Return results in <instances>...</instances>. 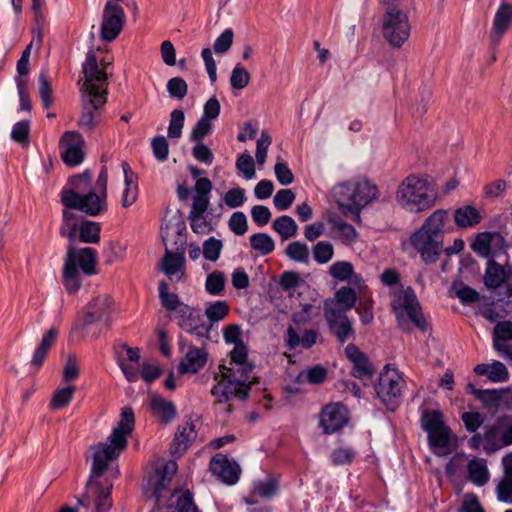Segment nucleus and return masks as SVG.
Listing matches in <instances>:
<instances>
[{
    "mask_svg": "<svg viewBox=\"0 0 512 512\" xmlns=\"http://www.w3.org/2000/svg\"><path fill=\"white\" fill-rule=\"evenodd\" d=\"M135 425L134 411L131 407L121 410L120 421L112 430L105 443L90 446L87 460L91 459V475L86 484V493L78 499V504L89 505L94 499L95 512H108L112 507L111 488H103L95 478L100 477L108 467V463L116 459L127 447L128 436L133 432Z\"/></svg>",
    "mask_w": 512,
    "mask_h": 512,
    "instance_id": "nucleus-1",
    "label": "nucleus"
},
{
    "mask_svg": "<svg viewBox=\"0 0 512 512\" xmlns=\"http://www.w3.org/2000/svg\"><path fill=\"white\" fill-rule=\"evenodd\" d=\"M448 223V211L438 209L427 217L421 227L410 236L411 246L425 263H435L439 259L443 251Z\"/></svg>",
    "mask_w": 512,
    "mask_h": 512,
    "instance_id": "nucleus-2",
    "label": "nucleus"
},
{
    "mask_svg": "<svg viewBox=\"0 0 512 512\" xmlns=\"http://www.w3.org/2000/svg\"><path fill=\"white\" fill-rule=\"evenodd\" d=\"M185 222L179 212L174 213L169 219H165V223L161 227L162 240L167 245L171 241L179 246V252H170L166 248V252L161 262V270L171 279L181 281L185 277V256L184 246L186 244Z\"/></svg>",
    "mask_w": 512,
    "mask_h": 512,
    "instance_id": "nucleus-3",
    "label": "nucleus"
},
{
    "mask_svg": "<svg viewBox=\"0 0 512 512\" xmlns=\"http://www.w3.org/2000/svg\"><path fill=\"white\" fill-rule=\"evenodd\" d=\"M378 193L377 186L368 180L347 181L333 187L332 195L342 213L354 221H360V211Z\"/></svg>",
    "mask_w": 512,
    "mask_h": 512,
    "instance_id": "nucleus-4",
    "label": "nucleus"
},
{
    "mask_svg": "<svg viewBox=\"0 0 512 512\" xmlns=\"http://www.w3.org/2000/svg\"><path fill=\"white\" fill-rule=\"evenodd\" d=\"M396 200L407 211L420 213L435 205L436 196L426 179L410 175L399 185Z\"/></svg>",
    "mask_w": 512,
    "mask_h": 512,
    "instance_id": "nucleus-5",
    "label": "nucleus"
},
{
    "mask_svg": "<svg viewBox=\"0 0 512 512\" xmlns=\"http://www.w3.org/2000/svg\"><path fill=\"white\" fill-rule=\"evenodd\" d=\"M391 307L398 321H401L406 314L417 328L421 331L427 330L428 324L421 311V306L416 294L411 287L395 294L391 302Z\"/></svg>",
    "mask_w": 512,
    "mask_h": 512,
    "instance_id": "nucleus-6",
    "label": "nucleus"
},
{
    "mask_svg": "<svg viewBox=\"0 0 512 512\" xmlns=\"http://www.w3.org/2000/svg\"><path fill=\"white\" fill-rule=\"evenodd\" d=\"M404 380L397 369L391 368L386 364L379 375L378 383L375 385V391L382 403L391 411H394L398 405L402 394Z\"/></svg>",
    "mask_w": 512,
    "mask_h": 512,
    "instance_id": "nucleus-7",
    "label": "nucleus"
},
{
    "mask_svg": "<svg viewBox=\"0 0 512 512\" xmlns=\"http://www.w3.org/2000/svg\"><path fill=\"white\" fill-rule=\"evenodd\" d=\"M60 201L65 208H73L91 217L98 216L107 210L104 196H100L93 190L77 194L72 191H61Z\"/></svg>",
    "mask_w": 512,
    "mask_h": 512,
    "instance_id": "nucleus-8",
    "label": "nucleus"
},
{
    "mask_svg": "<svg viewBox=\"0 0 512 512\" xmlns=\"http://www.w3.org/2000/svg\"><path fill=\"white\" fill-rule=\"evenodd\" d=\"M411 26L408 16L397 8H388L382 23L384 38L392 47L399 48L409 38Z\"/></svg>",
    "mask_w": 512,
    "mask_h": 512,
    "instance_id": "nucleus-9",
    "label": "nucleus"
},
{
    "mask_svg": "<svg viewBox=\"0 0 512 512\" xmlns=\"http://www.w3.org/2000/svg\"><path fill=\"white\" fill-rule=\"evenodd\" d=\"M84 74V82L81 84L80 91L82 94H101L107 97L108 94V76L105 68H99L96 54L90 50L85 62L82 65Z\"/></svg>",
    "mask_w": 512,
    "mask_h": 512,
    "instance_id": "nucleus-10",
    "label": "nucleus"
},
{
    "mask_svg": "<svg viewBox=\"0 0 512 512\" xmlns=\"http://www.w3.org/2000/svg\"><path fill=\"white\" fill-rule=\"evenodd\" d=\"M324 316L331 333L339 343L344 344L355 337V330L352 321L343 310L338 309L336 303L331 300L324 302Z\"/></svg>",
    "mask_w": 512,
    "mask_h": 512,
    "instance_id": "nucleus-11",
    "label": "nucleus"
},
{
    "mask_svg": "<svg viewBox=\"0 0 512 512\" xmlns=\"http://www.w3.org/2000/svg\"><path fill=\"white\" fill-rule=\"evenodd\" d=\"M125 18L124 9L118 3L108 1L102 13L101 38L107 42L116 39L123 29Z\"/></svg>",
    "mask_w": 512,
    "mask_h": 512,
    "instance_id": "nucleus-12",
    "label": "nucleus"
},
{
    "mask_svg": "<svg viewBox=\"0 0 512 512\" xmlns=\"http://www.w3.org/2000/svg\"><path fill=\"white\" fill-rule=\"evenodd\" d=\"M214 380L217 382L211 389V395L215 398L214 404H224L233 398L245 401L250 394V387H243L236 384L232 379L223 377L222 374H215Z\"/></svg>",
    "mask_w": 512,
    "mask_h": 512,
    "instance_id": "nucleus-13",
    "label": "nucleus"
},
{
    "mask_svg": "<svg viewBox=\"0 0 512 512\" xmlns=\"http://www.w3.org/2000/svg\"><path fill=\"white\" fill-rule=\"evenodd\" d=\"M113 301L110 295L101 294L94 297L84 308L80 319L81 329H85L99 321L110 318Z\"/></svg>",
    "mask_w": 512,
    "mask_h": 512,
    "instance_id": "nucleus-14",
    "label": "nucleus"
},
{
    "mask_svg": "<svg viewBox=\"0 0 512 512\" xmlns=\"http://www.w3.org/2000/svg\"><path fill=\"white\" fill-rule=\"evenodd\" d=\"M107 97L101 94H82V112L78 125L92 132L100 118V110L106 104Z\"/></svg>",
    "mask_w": 512,
    "mask_h": 512,
    "instance_id": "nucleus-15",
    "label": "nucleus"
},
{
    "mask_svg": "<svg viewBox=\"0 0 512 512\" xmlns=\"http://www.w3.org/2000/svg\"><path fill=\"white\" fill-rule=\"evenodd\" d=\"M348 411L341 403L326 405L320 415V426L326 434L337 432L348 422Z\"/></svg>",
    "mask_w": 512,
    "mask_h": 512,
    "instance_id": "nucleus-16",
    "label": "nucleus"
},
{
    "mask_svg": "<svg viewBox=\"0 0 512 512\" xmlns=\"http://www.w3.org/2000/svg\"><path fill=\"white\" fill-rule=\"evenodd\" d=\"M345 355L352 362L351 375L360 380H370L375 374V368L368 356L355 344L350 343L345 347Z\"/></svg>",
    "mask_w": 512,
    "mask_h": 512,
    "instance_id": "nucleus-17",
    "label": "nucleus"
},
{
    "mask_svg": "<svg viewBox=\"0 0 512 512\" xmlns=\"http://www.w3.org/2000/svg\"><path fill=\"white\" fill-rule=\"evenodd\" d=\"M61 143L66 145L61 153L63 162L69 166L79 165L84 158V140L81 134L76 131H66L61 138Z\"/></svg>",
    "mask_w": 512,
    "mask_h": 512,
    "instance_id": "nucleus-18",
    "label": "nucleus"
},
{
    "mask_svg": "<svg viewBox=\"0 0 512 512\" xmlns=\"http://www.w3.org/2000/svg\"><path fill=\"white\" fill-rule=\"evenodd\" d=\"M210 471L218 479L228 485L235 484L239 479L240 468L236 463H232L227 456L216 454L210 460Z\"/></svg>",
    "mask_w": 512,
    "mask_h": 512,
    "instance_id": "nucleus-19",
    "label": "nucleus"
},
{
    "mask_svg": "<svg viewBox=\"0 0 512 512\" xmlns=\"http://www.w3.org/2000/svg\"><path fill=\"white\" fill-rule=\"evenodd\" d=\"M511 23L512 5L510 3H502L495 13L493 26L489 35L493 50L499 45L502 37L508 31Z\"/></svg>",
    "mask_w": 512,
    "mask_h": 512,
    "instance_id": "nucleus-20",
    "label": "nucleus"
},
{
    "mask_svg": "<svg viewBox=\"0 0 512 512\" xmlns=\"http://www.w3.org/2000/svg\"><path fill=\"white\" fill-rule=\"evenodd\" d=\"M177 469L178 465L176 461L170 460L167 461L160 469H157L154 476L151 477L150 483L153 487V495L157 502H160L163 496L162 492L169 487Z\"/></svg>",
    "mask_w": 512,
    "mask_h": 512,
    "instance_id": "nucleus-21",
    "label": "nucleus"
},
{
    "mask_svg": "<svg viewBox=\"0 0 512 512\" xmlns=\"http://www.w3.org/2000/svg\"><path fill=\"white\" fill-rule=\"evenodd\" d=\"M197 438V431L193 423H185L178 426L174 439L170 445V452L173 455H182L189 445Z\"/></svg>",
    "mask_w": 512,
    "mask_h": 512,
    "instance_id": "nucleus-22",
    "label": "nucleus"
},
{
    "mask_svg": "<svg viewBox=\"0 0 512 512\" xmlns=\"http://www.w3.org/2000/svg\"><path fill=\"white\" fill-rule=\"evenodd\" d=\"M71 252L74 266L77 267L78 264L86 275H93L96 273V251L94 248L85 247L76 249L73 245H70L67 253Z\"/></svg>",
    "mask_w": 512,
    "mask_h": 512,
    "instance_id": "nucleus-23",
    "label": "nucleus"
},
{
    "mask_svg": "<svg viewBox=\"0 0 512 512\" xmlns=\"http://www.w3.org/2000/svg\"><path fill=\"white\" fill-rule=\"evenodd\" d=\"M253 368L254 365L252 363L235 364L229 367L223 364L219 366L220 374L223 373V377L232 379V381H235L238 385L250 388L254 383L250 380Z\"/></svg>",
    "mask_w": 512,
    "mask_h": 512,
    "instance_id": "nucleus-24",
    "label": "nucleus"
},
{
    "mask_svg": "<svg viewBox=\"0 0 512 512\" xmlns=\"http://www.w3.org/2000/svg\"><path fill=\"white\" fill-rule=\"evenodd\" d=\"M207 362V353L204 349L191 346L184 359L178 366L180 374L197 373Z\"/></svg>",
    "mask_w": 512,
    "mask_h": 512,
    "instance_id": "nucleus-25",
    "label": "nucleus"
},
{
    "mask_svg": "<svg viewBox=\"0 0 512 512\" xmlns=\"http://www.w3.org/2000/svg\"><path fill=\"white\" fill-rule=\"evenodd\" d=\"M319 333L315 329L305 330L303 335L300 336L293 326H289L286 330V346L289 350H294L301 346L304 349L311 348L316 344Z\"/></svg>",
    "mask_w": 512,
    "mask_h": 512,
    "instance_id": "nucleus-26",
    "label": "nucleus"
},
{
    "mask_svg": "<svg viewBox=\"0 0 512 512\" xmlns=\"http://www.w3.org/2000/svg\"><path fill=\"white\" fill-rule=\"evenodd\" d=\"M150 406L153 415L162 424H169L176 418L177 409L174 403L160 395L152 397Z\"/></svg>",
    "mask_w": 512,
    "mask_h": 512,
    "instance_id": "nucleus-27",
    "label": "nucleus"
},
{
    "mask_svg": "<svg viewBox=\"0 0 512 512\" xmlns=\"http://www.w3.org/2000/svg\"><path fill=\"white\" fill-rule=\"evenodd\" d=\"M329 224L331 225L330 235L332 238L338 239L343 244L346 245L351 244L356 240V229L351 224L345 222L341 218H330Z\"/></svg>",
    "mask_w": 512,
    "mask_h": 512,
    "instance_id": "nucleus-28",
    "label": "nucleus"
},
{
    "mask_svg": "<svg viewBox=\"0 0 512 512\" xmlns=\"http://www.w3.org/2000/svg\"><path fill=\"white\" fill-rule=\"evenodd\" d=\"M474 373L487 376L493 383L506 382L509 379L508 369L500 361H493L491 364H478L474 367Z\"/></svg>",
    "mask_w": 512,
    "mask_h": 512,
    "instance_id": "nucleus-29",
    "label": "nucleus"
},
{
    "mask_svg": "<svg viewBox=\"0 0 512 512\" xmlns=\"http://www.w3.org/2000/svg\"><path fill=\"white\" fill-rule=\"evenodd\" d=\"M509 272L503 266L498 264L495 260L491 259L487 262V267L484 273V284L489 289H497L501 287Z\"/></svg>",
    "mask_w": 512,
    "mask_h": 512,
    "instance_id": "nucleus-30",
    "label": "nucleus"
},
{
    "mask_svg": "<svg viewBox=\"0 0 512 512\" xmlns=\"http://www.w3.org/2000/svg\"><path fill=\"white\" fill-rule=\"evenodd\" d=\"M497 240L503 241V238L496 233L482 232L477 234L474 242L471 244V249L480 257L488 258L492 255V243Z\"/></svg>",
    "mask_w": 512,
    "mask_h": 512,
    "instance_id": "nucleus-31",
    "label": "nucleus"
},
{
    "mask_svg": "<svg viewBox=\"0 0 512 512\" xmlns=\"http://www.w3.org/2000/svg\"><path fill=\"white\" fill-rule=\"evenodd\" d=\"M73 208H65L62 211V223L59 233L62 237L68 238L72 243L75 241L79 229L78 215Z\"/></svg>",
    "mask_w": 512,
    "mask_h": 512,
    "instance_id": "nucleus-32",
    "label": "nucleus"
},
{
    "mask_svg": "<svg viewBox=\"0 0 512 512\" xmlns=\"http://www.w3.org/2000/svg\"><path fill=\"white\" fill-rule=\"evenodd\" d=\"M467 471L470 481L476 486H484L489 481L486 460L474 458L469 461Z\"/></svg>",
    "mask_w": 512,
    "mask_h": 512,
    "instance_id": "nucleus-33",
    "label": "nucleus"
},
{
    "mask_svg": "<svg viewBox=\"0 0 512 512\" xmlns=\"http://www.w3.org/2000/svg\"><path fill=\"white\" fill-rule=\"evenodd\" d=\"M63 279L66 290L69 293H75L81 286L79 280V270L74 266L72 259V252L67 253L64 268H63Z\"/></svg>",
    "mask_w": 512,
    "mask_h": 512,
    "instance_id": "nucleus-34",
    "label": "nucleus"
},
{
    "mask_svg": "<svg viewBox=\"0 0 512 512\" xmlns=\"http://www.w3.org/2000/svg\"><path fill=\"white\" fill-rule=\"evenodd\" d=\"M273 230L281 237L282 241L296 236L298 225L294 219L288 215H282L276 218L272 224Z\"/></svg>",
    "mask_w": 512,
    "mask_h": 512,
    "instance_id": "nucleus-35",
    "label": "nucleus"
},
{
    "mask_svg": "<svg viewBox=\"0 0 512 512\" xmlns=\"http://www.w3.org/2000/svg\"><path fill=\"white\" fill-rule=\"evenodd\" d=\"M77 232L81 242L96 244L100 241L101 225L95 221L84 220L80 223Z\"/></svg>",
    "mask_w": 512,
    "mask_h": 512,
    "instance_id": "nucleus-36",
    "label": "nucleus"
},
{
    "mask_svg": "<svg viewBox=\"0 0 512 512\" xmlns=\"http://www.w3.org/2000/svg\"><path fill=\"white\" fill-rule=\"evenodd\" d=\"M454 220L457 226L468 228L478 224L481 220L478 210L472 206H464L456 209Z\"/></svg>",
    "mask_w": 512,
    "mask_h": 512,
    "instance_id": "nucleus-37",
    "label": "nucleus"
},
{
    "mask_svg": "<svg viewBox=\"0 0 512 512\" xmlns=\"http://www.w3.org/2000/svg\"><path fill=\"white\" fill-rule=\"evenodd\" d=\"M501 434V425L499 424L486 428L483 433V438L485 439L484 451L486 453L491 454L504 447Z\"/></svg>",
    "mask_w": 512,
    "mask_h": 512,
    "instance_id": "nucleus-38",
    "label": "nucleus"
},
{
    "mask_svg": "<svg viewBox=\"0 0 512 512\" xmlns=\"http://www.w3.org/2000/svg\"><path fill=\"white\" fill-rule=\"evenodd\" d=\"M285 255L296 263L308 264L310 259V250L306 243L302 241L290 242L284 251Z\"/></svg>",
    "mask_w": 512,
    "mask_h": 512,
    "instance_id": "nucleus-39",
    "label": "nucleus"
},
{
    "mask_svg": "<svg viewBox=\"0 0 512 512\" xmlns=\"http://www.w3.org/2000/svg\"><path fill=\"white\" fill-rule=\"evenodd\" d=\"M330 300L336 303L338 309L343 310L346 314V312L351 310L356 304V291L349 286H343L336 291L335 298Z\"/></svg>",
    "mask_w": 512,
    "mask_h": 512,
    "instance_id": "nucleus-40",
    "label": "nucleus"
},
{
    "mask_svg": "<svg viewBox=\"0 0 512 512\" xmlns=\"http://www.w3.org/2000/svg\"><path fill=\"white\" fill-rule=\"evenodd\" d=\"M92 174L90 171H84L81 174L69 178L67 185L62 191H72L77 193H86L91 189Z\"/></svg>",
    "mask_w": 512,
    "mask_h": 512,
    "instance_id": "nucleus-41",
    "label": "nucleus"
},
{
    "mask_svg": "<svg viewBox=\"0 0 512 512\" xmlns=\"http://www.w3.org/2000/svg\"><path fill=\"white\" fill-rule=\"evenodd\" d=\"M250 246L262 256L269 255L275 249V241L266 233H255L250 236Z\"/></svg>",
    "mask_w": 512,
    "mask_h": 512,
    "instance_id": "nucleus-42",
    "label": "nucleus"
},
{
    "mask_svg": "<svg viewBox=\"0 0 512 512\" xmlns=\"http://www.w3.org/2000/svg\"><path fill=\"white\" fill-rule=\"evenodd\" d=\"M176 313L179 318L178 325L185 331L191 329L193 325L202 321L201 315L194 308L185 303L180 306Z\"/></svg>",
    "mask_w": 512,
    "mask_h": 512,
    "instance_id": "nucleus-43",
    "label": "nucleus"
},
{
    "mask_svg": "<svg viewBox=\"0 0 512 512\" xmlns=\"http://www.w3.org/2000/svg\"><path fill=\"white\" fill-rule=\"evenodd\" d=\"M168 283L163 280L159 283V298L162 306L168 311H177L184 303L180 302V298L175 293L168 291Z\"/></svg>",
    "mask_w": 512,
    "mask_h": 512,
    "instance_id": "nucleus-44",
    "label": "nucleus"
},
{
    "mask_svg": "<svg viewBox=\"0 0 512 512\" xmlns=\"http://www.w3.org/2000/svg\"><path fill=\"white\" fill-rule=\"evenodd\" d=\"M313 258L319 265L330 262L334 256V247L329 241H319L312 248Z\"/></svg>",
    "mask_w": 512,
    "mask_h": 512,
    "instance_id": "nucleus-45",
    "label": "nucleus"
},
{
    "mask_svg": "<svg viewBox=\"0 0 512 512\" xmlns=\"http://www.w3.org/2000/svg\"><path fill=\"white\" fill-rule=\"evenodd\" d=\"M229 305L224 300H218L209 304L205 309V315L211 324L223 320L229 313Z\"/></svg>",
    "mask_w": 512,
    "mask_h": 512,
    "instance_id": "nucleus-46",
    "label": "nucleus"
},
{
    "mask_svg": "<svg viewBox=\"0 0 512 512\" xmlns=\"http://www.w3.org/2000/svg\"><path fill=\"white\" fill-rule=\"evenodd\" d=\"M423 429L429 433L445 426L442 412L438 410L424 411L421 416Z\"/></svg>",
    "mask_w": 512,
    "mask_h": 512,
    "instance_id": "nucleus-47",
    "label": "nucleus"
},
{
    "mask_svg": "<svg viewBox=\"0 0 512 512\" xmlns=\"http://www.w3.org/2000/svg\"><path fill=\"white\" fill-rule=\"evenodd\" d=\"M172 496H177L175 505L177 512H200L189 490L175 491Z\"/></svg>",
    "mask_w": 512,
    "mask_h": 512,
    "instance_id": "nucleus-48",
    "label": "nucleus"
},
{
    "mask_svg": "<svg viewBox=\"0 0 512 512\" xmlns=\"http://www.w3.org/2000/svg\"><path fill=\"white\" fill-rule=\"evenodd\" d=\"M75 390L74 386L57 389L50 401L51 409L57 410L66 407L71 402Z\"/></svg>",
    "mask_w": 512,
    "mask_h": 512,
    "instance_id": "nucleus-49",
    "label": "nucleus"
},
{
    "mask_svg": "<svg viewBox=\"0 0 512 512\" xmlns=\"http://www.w3.org/2000/svg\"><path fill=\"white\" fill-rule=\"evenodd\" d=\"M329 274L338 281H346L354 275V267L348 261H337L329 267Z\"/></svg>",
    "mask_w": 512,
    "mask_h": 512,
    "instance_id": "nucleus-50",
    "label": "nucleus"
},
{
    "mask_svg": "<svg viewBox=\"0 0 512 512\" xmlns=\"http://www.w3.org/2000/svg\"><path fill=\"white\" fill-rule=\"evenodd\" d=\"M205 289L211 295H221L225 289L224 273L221 271L210 273L206 278Z\"/></svg>",
    "mask_w": 512,
    "mask_h": 512,
    "instance_id": "nucleus-51",
    "label": "nucleus"
},
{
    "mask_svg": "<svg viewBox=\"0 0 512 512\" xmlns=\"http://www.w3.org/2000/svg\"><path fill=\"white\" fill-rule=\"evenodd\" d=\"M499 501L512 504V466L506 468V476L496 488Z\"/></svg>",
    "mask_w": 512,
    "mask_h": 512,
    "instance_id": "nucleus-52",
    "label": "nucleus"
},
{
    "mask_svg": "<svg viewBox=\"0 0 512 512\" xmlns=\"http://www.w3.org/2000/svg\"><path fill=\"white\" fill-rule=\"evenodd\" d=\"M30 138V122L22 120L14 124L11 131V139L22 145L27 146Z\"/></svg>",
    "mask_w": 512,
    "mask_h": 512,
    "instance_id": "nucleus-53",
    "label": "nucleus"
},
{
    "mask_svg": "<svg viewBox=\"0 0 512 512\" xmlns=\"http://www.w3.org/2000/svg\"><path fill=\"white\" fill-rule=\"evenodd\" d=\"M429 444L438 449H446L450 444V429L445 425L444 427L427 433Z\"/></svg>",
    "mask_w": 512,
    "mask_h": 512,
    "instance_id": "nucleus-54",
    "label": "nucleus"
},
{
    "mask_svg": "<svg viewBox=\"0 0 512 512\" xmlns=\"http://www.w3.org/2000/svg\"><path fill=\"white\" fill-rule=\"evenodd\" d=\"M473 395L486 407H497L502 400V393L497 389H473Z\"/></svg>",
    "mask_w": 512,
    "mask_h": 512,
    "instance_id": "nucleus-55",
    "label": "nucleus"
},
{
    "mask_svg": "<svg viewBox=\"0 0 512 512\" xmlns=\"http://www.w3.org/2000/svg\"><path fill=\"white\" fill-rule=\"evenodd\" d=\"M185 115L183 110L175 109L170 114V122L168 126V137L169 138H180L182 135V129L184 126Z\"/></svg>",
    "mask_w": 512,
    "mask_h": 512,
    "instance_id": "nucleus-56",
    "label": "nucleus"
},
{
    "mask_svg": "<svg viewBox=\"0 0 512 512\" xmlns=\"http://www.w3.org/2000/svg\"><path fill=\"white\" fill-rule=\"evenodd\" d=\"M278 482L274 478H266L254 483L253 495L261 498H270L277 493Z\"/></svg>",
    "mask_w": 512,
    "mask_h": 512,
    "instance_id": "nucleus-57",
    "label": "nucleus"
},
{
    "mask_svg": "<svg viewBox=\"0 0 512 512\" xmlns=\"http://www.w3.org/2000/svg\"><path fill=\"white\" fill-rule=\"evenodd\" d=\"M39 95L45 109H48L53 104L52 97V86L49 80V77L46 72H41L39 74Z\"/></svg>",
    "mask_w": 512,
    "mask_h": 512,
    "instance_id": "nucleus-58",
    "label": "nucleus"
},
{
    "mask_svg": "<svg viewBox=\"0 0 512 512\" xmlns=\"http://www.w3.org/2000/svg\"><path fill=\"white\" fill-rule=\"evenodd\" d=\"M249 81V72L240 64H237L232 70V74L230 77V84L232 88L236 90H242L249 84Z\"/></svg>",
    "mask_w": 512,
    "mask_h": 512,
    "instance_id": "nucleus-59",
    "label": "nucleus"
},
{
    "mask_svg": "<svg viewBox=\"0 0 512 512\" xmlns=\"http://www.w3.org/2000/svg\"><path fill=\"white\" fill-rule=\"evenodd\" d=\"M236 168L246 179H251L255 176L254 160L248 152H244L238 156Z\"/></svg>",
    "mask_w": 512,
    "mask_h": 512,
    "instance_id": "nucleus-60",
    "label": "nucleus"
},
{
    "mask_svg": "<svg viewBox=\"0 0 512 512\" xmlns=\"http://www.w3.org/2000/svg\"><path fill=\"white\" fill-rule=\"evenodd\" d=\"M223 243L214 237H210L203 243V256L205 259L215 262L219 259Z\"/></svg>",
    "mask_w": 512,
    "mask_h": 512,
    "instance_id": "nucleus-61",
    "label": "nucleus"
},
{
    "mask_svg": "<svg viewBox=\"0 0 512 512\" xmlns=\"http://www.w3.org/2000/svg\"><path fill=\"white\" fill-rule=\"evenodd\" d=\"M167 90L171 97L183 99L188 93V85L181 77H173L167 82Z\"/></svg>",
    "mask_w": 512,
    "mask_h": 512,
    "instance_id": "nucleus-62",
    "label": "nucleus"
},
{
    "mask_svg": "<svg viewBox=\"0 0 512 512\" xmlns=\"http://www.w3.org/2000/svg\"><path fill=\"white\" fill-rule=\"evenodd\" d=\"M228 224L230 230L238 236L244 235L248 230L247 217L241 211L234 212L231 215Z\"/></svg>",
    "mask_w": 512,
    "mask_h": 512,
    "instance_id": "nucleus-63",
    "label": "nucleus"
},
{
    "mask_svg": "<svg viewBox=\"0 0 512 512\" xmlns=\"http://www.w3.org/2000/svg\"><path fill=\"white\" fill-rule=\"evenodd\" d=\"M295 197L296 195L291 189H281L273 198L274 206L279 211L287 210L294 202Z\"/></svg>",
    "mask_w": 512,
    "mask_h": 512,
    "instance_id": "nucleus-64",
    "label": "nucleus"
}]
</instances>
